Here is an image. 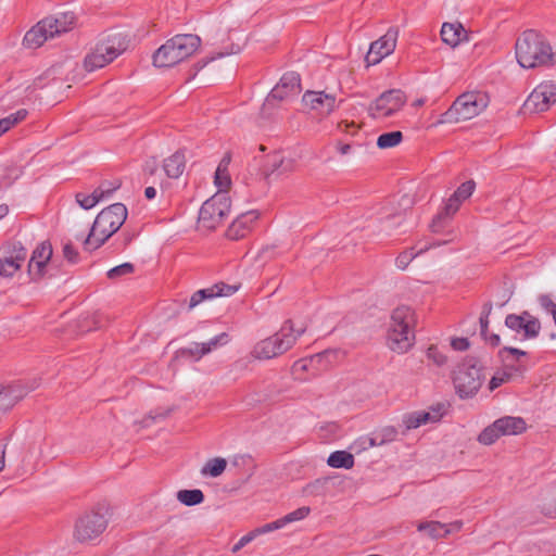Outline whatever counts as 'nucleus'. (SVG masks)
Here are the masks:
<instances>
[{
    "instance_id": "nucleus-1",
    "label": "nucleus",
    "mask_w": 556,
    "mask_h": 556,
    "mask_svg": "<svg viewBox=\"0 0 556 556\" xmlns=\"http://www.w3.org/2000/svg\"><path fill=\"white\" fill-rule=\"evenodd\" d=\"M515 54L523 68L551 66L556 63V53L548 40L535 30H526L517 39Z\"/></svg>"
},
{
    "instance_id": "nucleus-2",
    "label": "nucleus",
    "mask_w": 556,
    "mask_h": 556,
    "mask_svg": "<svg viewBox=\"0 0 556 556\" xmlns=\"http://www.w3.org/2000/svg\"><path fill=\"white\" fill-rule=\"evenodd\" d=\"M416 313L407 305H399L390 316L387 345L397 354L407 353L415 343Z\"/></svg>"
},
{
    "instance_id": "nucleus-3",
    "label": "nucleus",
    "mask_w": 556,
    "mask_h": 556,
    "mask_svg": "<svg viewBox=\"0 0 556 556\" xmlns=\"http://www.w3.org/2000/svg\"><path fill=\"white\" fill-rule=\"evenodd\" d=\"M128 212L122 203L103 208L96 217L88 237L84 241L86 250L100 248L125 223Z\"/></svg>"
},
{
    "instance_id": "nucleus-4",
    "label": "nucleus",
    "mask_w": 556,
    "mask_h": 556,
    "mask_svg": "<svg viewBox=\"0 0 556 556\" xmlns=\"http://www.w3.org/2000/svg\"><path fill=\"white\" fill-rule=\"evenodd\" d=\"M305 330L306 327L303 324L296 325L293 320H287L279 331L254 345L252 356L256 359L277 357L290 350Z\"/></svg>"
},
{
    "instance_id": "nucleus-5",
    "label": "nucleus",
    "mask_w": 556,
    "mask_h": 556,
    "mask_svg": "<svg viewBox=\"0 0 556 556\" xmlns=\"http://www.w3.org/2000/svg\"><path fill=\"white\" fill-rule=\"evenodd\" d=\"M200 45L201 39L197 35H176L154 52L153 64L156 67L174 66L193 55Z\"/></svg>"
},
{
    "instance_id": "nucleus-6",
    "label": "nucleus",
    "mask_w": 556,
    "mask_h": 556,
    "mask_svg": "<svg viewBox=\"0 0 556 556\" xmlns=\"http://www.w3.org/2000/svg\"><path fill=\"white\" fill-rule=\"evenodd\" d=\"M75 22L76 18L72 12L46 17L25 34L23 42L27 48H39L48 39L70 31L74 27Z\"/></svg>"
},
{
    "instance_id": "nucleus-7",
    "label": "nucleus",
    "mask_w": 556,
    "mask_h": 556,
    "mask_svg": "<svg viewBox=\"0 0 556 556\" xmlns=\"http://www.w3.org/2000/svg\"><path fill=\"white\" fill-rule=\"evenodd\" d=\"M113 508L110 503L103 501L97 503L81 515L74 529V536L79 542H88L100 536L110 522Z\"/></svg>"
},
{
    "instance_id": "nucleus-8",
    "label": "nucleus",
    "mask_w": 556,
    "mask_h": 556,
    "mask_svg": "<svg viewBox=\"0 0 556 556\" xmlns=\"http://www.w3.org/2000/svg\"><path fill=\"white\" fill-rule=\"evenodd\" d=\"M489 105L485 93L470 91L460 94L443 114V122L458 123L471 119L481 114Z\"/></svg>"
},
{
    "instance_id": "nucleus-9",
    "label": "nucleus",
    "mask_w": 556,
    "mask_h": 556,
    "mask_svg": "<svg viewBox=\"0 0 556 556\" xmlns=\"http://www.w3.org/2000/svg\"><path fill=\"white\" fill-rule=\"evenodd\" d=\"M126 50V43L121 35H112L101 39L91 49L84 60V67L88 72L102 68Z\"/></svg>"
},
{
    "instance_id": "nucleus-10",
    "label": "nucleus",
    "mask_w": 556,
    "mask_h": 556,
    "mask_svg": "<svg viewBox=\"0 0 556 556\" xmlns=\"http://www.w3.org/2000/svg\"><path fill=\"white\" fill-rule=\"evenodd\" d=\"M406 103L405 94L399 89H391L381 93L368 106V114L377 121H384L396 116Z\"/></svg>"
},
{
    "instance_id": "nucleus-11",
    "label": "nucleus",
    "mask_w": 556,
    "mask_h": 556,
    "mask_svg": "<svg viewBox=\"0 0 556 556\" xmlns=\"http://www.w3.org/2000/svg\"><path fill=\"white\" fill-rule=\"evenodd\" d=\"M230 212V200L227 193L216 192L205 201L199 213V223L207 228H216Z\"/></svg>"
},
{
    "instance_id": "nucleus-12",
    "label": "nucleus",
    "mask_w": 556,
    "mask_h": 556,
    "mask_svg": "<svg viewBox=\"0 0 556 556\" xmlns=\"http://www.w3.org/2000/svg\"><path fill=\"white\" fill-rule=\"evenodd\" d=\"M482 384L481 369L475 365L463 364L454 376V386L462 399L473 396Z\"/></svg>"
},
{
    "instance_id": "nucleus-13",
    "label": "nucleus",
    "mask_w": 556,
    "mask_h": 556,
    "mask_svg": "<svg viewBox=\"0 0 556 556\" xmlns=\"http://www.w3.org/2000/svg\"><path fill=\"white\" fill-rule=\"evenodd\" d=\"M300 76L294 72L285 74L276 87L265 99L263 104V113L274 109L278 101H283L296 96L300 92Z\"/></svg>"
},
{
    "instance_id": "nucleus-14",
    "label": "nucleus",
    "mask_w": 556,
    "mask_h": 556,
    "mask_svg": "<svg viewBox=\"0 0 556 556\" xmlns=\"http://www.w3.org/2000/svg\"><path fill=\"white\" fill-rule=\"evenodd\" d=\"M505 325L522 341L535 339L541 331L540 320L528 312H523L520 315H507Z\"/></svg>"
},
{
    "instance_id": "nucleus-15",
    "label": "nucleus",
    "mask_w": 556,
    "mask_h": 556,
    "mask_svg": "<svg viewBox=\"0 0 556 556\" xmlns=\"http://www.w3.org/2000/svg\"><path fill=\"white\" fill-rule=\"evenodd\" d=\"M556 103V84L543 81L538 85L525 102V109L532 113L545 112Z\"/></svg>"
},
{
    "instance_id": "nucleus-16",
    "label": "nucleus",
    "mask_w": 556,
    "mask_h": 556,
    "mask_svg": "<svg viewBox=\"0 0 556 556\" xmlns=\"http://www.w3.org/2000/svg\"><path fill=\"white\" fill-rule=\"evenodd\" d=\"M26 258L27 251L20 243L2 248L0 254V276L3 278H12L20 271Z\"/></svg>"
},
{
    "instance_id": "nucleus-17",
    "label": "nucleus",
    "mask_w": 556,
    "mask_h": 556,
    "mask_svg": "<svg viewBox=\"0 0 556 556\" xmlns=\"http://www.w3.org/2000/svg\"><path fill=\"white\" fill-rule=\"evenodd\" d=\"M304 106L320 117L331 114L338 106L336 96L325 91H306L302 97Z\"/></svg>"
},
{
    "instance_id": "nucleus-18",
    "label": "nucleus",
    "mask_w": 556,
    "mask_h": 556,
    "mask_svg": "<svg viewBox=\"0 0 556 556\" xmlns=\"http://www.w3.org/2000/svg\"><path fill=\"white\" fill-rule=\"evenodd\" d=\"M399 37L397 28H389L387 33L378 40L370 45L369 51L366 55V62L368 65H376L382 59L390 55L395 47Z\"/></svg>"
},
{
    "instance_id": "nucleus-19",
    "label": "nucleus",
    "mask_w": 556,
    "mask_h": 556,
    "mask_svg": "<svg viewBox=\"0 0 556 556\" xmlns=\"http://www.w3.org/2000/svg\"><path fill=\"white\" fill-rule=\"evenodd\" d=\"M239 289L237 285H227L225 282L215 283L208 288L198 290L192 294L189 302V308H193L204 300H212L218 296H230Z\"/></svg>"
},
{
    "instance_id": "nucleus-20",
    "label": "nucleus",
    "mask_w": 556,
    "mask_h": 556,
    "mask_svg": "<svg viewBox=\"0 0 556 556\" xmlns=\"http://www.w3.org/2000/svg\"><path fill=\"white\" fill-rule=\"evenodd\" d=\"M52 256V247L49 242H41L33 252L28 262V274L33 280L40 279L45 274L47 263Z\"/></svg>"
},
{
    "instance_id": "nucleus-21",
    "label": "nucleus",
    "mask_w": 556,
    "mask_h": 556,
    "mask_svg": "<svg viewBox=\"0 0 556 556\" xmlns=\"http://www.w3.org/2000/svg\"><path fill=\"white\" fill-rule=\"evenodd\" d=\"M377 222V225H372L374 232L379 237H390L394 235L397 227L403 224L404 216L400 213H384Z\"/></svg>"
},
{
    "instance_id": "nucleus-22",
    "label": "nucleus",
    "mask_w": 556,
    "mask_h": 556,
    "mask_svg": "<svg viewBox=\"0 0 556 556\" xmlns=\"http://www.w3.org/2000/svg\"><path fill=\"white\" fill-rule=\"evenodd\" d=\"M462 522H454L450 525L441 523L439 521H426L417 525V530L425 532L431 539L444 538L447 534L458 531Z\"/></svg>"
},
{
    "instance_id": "nucleus-23",
    "label": "nucleus",
    "mask_w": 556,
    "mask_h": 556,
    "mask_svg": "<svg viewBox=\"0 0 556 556\" xmlns=\"http://www.w3.org/2000/svg\"><path fill=\"white\" fill-rule=\"evenodd\" d=\"M258 218L256 211H249L241 214L235 219L228 229L227 236L232 240H238L245 236L247 231L251 228L252 224Z\"/></svg>"
},
{
    "instance_id": "nucleus-24",
    "label": "nucleus",
    "mask_w": 556,
    "mask_h": 556,
    "mask_svg": "<svg viewBox=\"0 0 556 556\" xmlns=\"http://www.w3.org/2000/svg\"><path fill=\"white\" fill-rule=\"evenodd\" d=\"M29 389L22 383H15L9 387L0 386V409H8L16 402L23 399Z\"/></svg>"
},
{
    "instance_id": "nucleus-25",
    "label": "nucleus",
    "mask_w": 556,
    "mask_h": 556,
    "mask_svg": "<svg viewBox=\"0 0 556 556\" xmlns=\"http://www.w3.org/2000/svg\"><path fill=\"white\" fill-rule=\"evenodd\" d=\"M441 37L443 42L454 48L467 38V31L459 23H444Z\"/></svg>"
},
{
    "instance_id": "nucleus-26",
    "label": "nucleus",
    "mask_w": 556,
    "mask_h": 556,
    "mask_svg": "<svg viewBox=\"0 0 556 556\" xmlns=\"http://www.w3.org/2000/svg\"><path fill=\"white\" fill-rule=\"evenodd\" d=\"M441 414L438 409H434L432 412H414L412 414H408L404 418V424L407 429H416L420 426L427 425L429 422H437L441 418Z\"/></svg>"
},
{
    "instance_id": "nucleus-27",
    "label": "nucleus",
    "mask_w": 556,
    "mask_h": 556,
    "mask_svg": "<svg viewBox=\"0 0 556 556\" xmlns=\"http://www.w3.org/2000/svg\"><path fill=\"white\" fill-rule=\"evenodd\" d=\"M186 156L182 151H177L163 162V169L169 178H178L185 170Z\"/></svg>"
},
{
    "instance_id": "nucleus-28",
    "label": "nucleus",
    "mask_w": 556,
    "mask_h": 556,
    "mask_svg": "<svg viewBox=\"0 0 556 556\" xmlns=\"http://www.w3.org/2000/svg\"><path fill=\"white\" fill-rule=\"evenodd\" d=\"M498 429L503 435H517L522 433L527 426L521 417L506 416L496 420Z\"/></svg>"
},
{
    "instance_id": "nucleus-29",
    "label": "nucleus",
    "mask_w": 556,
    "mask_h": 556,
    "mask_svg": "<svg viewBox=\"0 0 556 556\" xmlns=\"http://www.w3.org/2000/svg\"><path fill=\"white\" fill-rule=\"evenodd\" d=\"M270 174L283 175L294 170L295 160L291 156L277 153L269 161Z\"/></svg>"
},
{
    "instance_id": "nucleus-30",
    "label": "nucleus",
    "mask_w": 556,
    "mask_h": 556,
    "mask_svg": "<svg viewBox=\"0 0 556 556\" xmlns=\"http://www.w3.org/2000/svg\"><path fill=\"white\" fill-rule=\"evenodd\" d=\"M462 202L456 199L454 195H452L445 207H444V211L439 214L432 222L431 224V230L433 232H438L441 228H442V224L443 222L446 219V218H450L451 216H453L459 208Z\"/></svg>"
},
{
    "instance_id": "nucleus-31",
    "label": "nucleus",
    "mask_w": 556,
    "mask_h": 556,
    "mask_svg": "<svg viewBox=\"0 0 556 556\" xmlns=\"http://www.w3.org/2000/svg\"><path fill=\"white\" fill-rule=\"evenodd\" d=\"M442 243L441 242H434L431 244V247H438V245H441ZM428 249H430V245H425L422 248H420L419 250H415L414 248H410L408 250H405L403 251L402 253L399 254V256L395 258V266L399 268V269H406L407 266L409 265V263L420 253L427 251Z\"/></svg>"
},
{
    "instance_id": "nucleus-32",
    "label": "nucleus",
    "mask_w": 556,
    "mask_h": 556,
    "mask_svg": "<svg viewBox=\"0 0 556 556\" xmlns=\"http://www.w3.org/2000/svg\"><path fill=\"white\" fill-rule=\"evenodd\" d=\"M327 464L332 468L350 469L354 465V457L345 451H336L330 454Z\"/></svg>"
},
{
    "instance_id": "nucleus-33",
    "label": "nucleus",
    "mask_w": 556,
    "mask_h": 556,
    "mask_svg": "<svg viewBox=\"0 0 556 556\" xmlns=\"http://www.w3.org/2000/svg\"><path fill=\"white\" fill-rule=\"evenodd\" d=\"M215 186L218 188L217 192H225L230 187L231 180L228 173V162L222 161L216 168L214 177Z\"/></svg>"
},
{
    "instance_id": "nucleus-34",
    "label": "nucleus",
    "mask_w": 556,
    "mask_h": 556,
    "mask_svg": "<svg viewBox=\"0 0 556 556\" xmlns=\"http://www.w3.org/2000/svg\"><path fill=\"white\" fill-rule=\"evenodd\" d=\"M397 438V430L394 427L388 426L377 431L370 439L371 446H380L395 441Z\"/></svg>"
},
{
    "instance_id": "nucleus-35",
    "label": "nucleus",
    "mask_w": 556,
    "mask_h": 556,
    "mask_svg": "<svg viewBox=\"0 0 556 556\" xmlns=\"http://www.w3.org/2000/svg\"><path fill=\"white\" fill-rule=\"evenodd\" d=\"M177 500L186 506H194L204 501V494L199 489L180 490L177 492Z\"/></svg>"
},
{
    "instance_id": "nucleus-36",
    "label": "nucleus",
    "mask_w": 556,
    "mask_h": 556,
    "mask_svg": "<svg viewBox=\"0 0 556 556\" xmlns=\"http://www.w3.org/2000/svg\"><path fill=\"white\" fill-rule=\"evenodd\" d=\"M227 466V462L225 458L216 457L213 459H210L204 467L201 470V473L203 476H210V477H218L220 476Z\"/></svg>"
},
{
    "instance_id": "nucleus-37",
    "label": "nucleus",
    "mask_w": 556,
    "mask_h": 556,
    "mask_svg": "<svg viewBox=\"0 0 556 556\" xmlns=\"http://www.w3.org/2000/svg\"><path fill=\"white\" fill-rule=\"evenodd\" d=\"M541 511L549 517L556 518V492H545L540 500Z\"/></svg>"
},
{
    "instance_id": "nucleus-38",
    "label": "nucleus",
    "mask_w": 556,
    "mask_h": 556,
    "mask_svg": "<svg viewBox=\"0 0 556 556\" xmlns=\"http://www.w3.org/2000/svg\"><path fill=\"white\" fill-rule=\"evenodd\" d=\"M403 139L401 131H391L382 134L377 139V146L380 149H390L399 146Z\"/></svg>"
},
{
    "instance_id": "nucleus-39",
    "label": "nucleus",
    "mask_w": 556,
    "mask_h": 556,
    "mask_svg": "<svg viewBox=\"0 0 556 556\" xmlns=\"http://www.w3.org/2000/svg\"><path fill=\"white\" fill-rule=\"evenodd\" d=\"M502 437L496 420L486 427L478 437V441L483 445H491Z\"/></svg>"
},
{
    "instance_id": "nucleus-40",
    "label": "nucleus",
    "mask_w": 556,
    "mask_h": 556,
    "mask_svg": "<svg viewBox=\"0 0 556 556\" xmlns=\"http://www.w3.org/2000/svg\"><path fill=\"white\" fill-rule=\"evenodd\" d=\"M121 187L119 179L106 180L100 184V186L96 189L97 194L100 197L101 201L109 200L113 192H115Z\"/></svg>"
},
{
    "instance_id": "nucleus-41",
    "label": "nucleus",
    "mask_w": 556,
    "mask_h": 556,
    "mask_svg": "<svg viewBox=\"0 0 556 556\" xmlns=\"http://www.w3.org/2000/svg\"><path fill=\"white\" fill-rule=\"evenodd\" d=\"M230 341V337L227 332H222L214 338L210 339L207 342H202L203 348H201L206 354L228 344Z\"/></svg>"
},
{
    "instance_id": "nucleus-42",
    "label": "nucleus",
    "mask_w": 556,
    "mask_h": 556,
    "mask_svg": "<svg viewBox=\"0 0 556 556\" xmlns=\"http://www.w3.org/2000/svg\"><path fill=\"white\" fill-rule=\"evenodd\" d=\"M75 199H76L77 204L84 210H91L98 203L102 202L100 197L97 194L96 190L91 194L78 192L75 195Z\"/></svg>"
},
{
    "instance_id": "nucleus-43",
    "label": "nucleus",
    "mask_w": 556,
    "mask_h": 556,
    "mask_svg": "<svg viewBox=\"0 0 556 556\" xmlns=\"http://www.w3.org/2000/svg\"><path fill=\"white\" fill-rule=\"evenodd\" d=\"M26 116L25 110H20L2 119H0V136L11 129L18 122L23 121Z\"/></svg>"
},
{
    "instance_id": "nucleus-44",
    "label": "nucleus",
    "mask_w": 556,
    "mask_h": 556,
    "mask_svg": "<svg viewBox=\"0 0 556 556\" xmlns=\"http://www.w3.org/2000/svg\"><path fill=\"white\" fill-rule=\"evenodd\" d=\"M26 116L25 110H20L2 119H0V136L11 129L18 122L23 121Z\"/></svg>"
},
{
    "instance_id": "nucleus-45",
    "label": "nucleus",
    "mask_w": 556,
    "mask_h": 556,
    "mask_svg": "<svg viewBox=\"0 0 556 556\" xmlns=\"http://www.w3.org/2000/svg\"><path fill=\"white\" fill-rule=\"evenodd\" d=\"M426 356L429 362L438 367H442L447 363V356L434 344L428 346Z\"/></svg>"
},
{
    "instance_id": "nucleus-46",
    "label": "nucleus",
    "mask_w": 556,
    "mask_h": 556,
    "mask_svg": "<svg viewBox=\"0 0 556 556\" xmlns=\"http://www.w3.org/2000/svg\"><path fill=\"white\" fill-rule=\"evenodd\" d=\"M201 348H203V343L194 342L189 346L181 349L180 355L182 357H189L199 361L201 357L206 355V352H204Z\"/></svg>"
},
{
    "instance_id": "nucleus-47",
    "label": "nucleus",
    "mask_w": 556,
    "mask_h": 556,
    "mask_svg": "<svg viewBox=\"0 0 556 556\" xmlns=\"http://www.w3.org/2000/svg\"><path fill=\"white\" fill-rule=\"evenodd\" d=\"M134 271V265L131 263H124L118 266L111 268L108 271V277L110 279L116 280L123 276L130 275Z\"/></svg>"
},
{
    "instance_id": "nucleus-48",
    "label": "nucleus",
    "mask_w": 556,
    "mask_h": 556,
    "mask_svg": "<svg viewBox=\"0 0 556 556\" xmlns=\"http://www.w3.org/2000/svg\"><path fill=\"white\" fill-rule=\"evenodd\" d=\"M309 511H311L309 507L303 506V507H300V508L295 509L294 511L283 516L281 519L283 521V525L287 526L288 523H291L294 521H300V520L306 518L308 516Z\"/></svg>"
},
{
    "instance_id": "nucleus-49",
    "label": "nucleus",
    "mask_w": 556,
    "mask_h": 556,
    "mask_svg": "<svg viewBox=\"0 0 556 556\" xmlns=\"http://www.w3.org/2000/svg\"><path fill=\"white\" fill-rule=\"evenodd\" d=\"M475 187H476L475 182L472 180H468V181L462 184L457 188V190L453 193V195L456 199H458L460 202H463L472 194Z\"/></svg>"
},
{
    "instance_id": "nucleus-50",
    "label": "nucleus",
    "mask_w": 556,
    "mask_h": 556,
    "mask_svg": "<svg viewBox=\"0 0 556 556\" xmlns=\"http://www.w3.org/2000/svg\"><path fill=\"white\" fill-rule=\"evenodd\" d=\"M283 527H285L283 521L280 518V519H277V520L273 521V522H269V523H266V525L261 526L258 528H255L254 532L258 536V535L266 534V533H269V532L275 531V530H279V529H281Z\"/></svg>"
},
{
    "instance_id": "nucleus-51",
    "label": "nucleus",
    "mask_w": 556,
    "mask_h": 556,
    "mask_svg": "<svg viewBox=\"0 0 556 556\" xmlns=\"http://www.w3.org/2000/svg\"><path fill=\"white\" fill-rule=\"evenodd\" d=\"M257 535L255 534L254 530L249 532L248 534L243 535L231 548L232 553H238L242 547H244L247 544L252 542Z\"/></svg>"
},
{
    "instance_id": "nucleus-52",
    "label": "nucleus",
    "mask_w": 556,
    "mask_h": 556,
    "mask_svg": "<svg viewBox=\"0 0 556 556\" xmlns=\"http://www.w3.org/2000/svg\"><path fill=\"white\" fill-rule=\"evenodd\" d=\"M538 302L542 309L546 313L551 314V312L556 307V303L553 302L548 294H541L538 298Z\"/></svg>"
},
{
    "instance_id": "nucleus-53",
    "label": "nucleus",
    "mask_w": 556,
    "mask_h": 556,
    "mask_svg": "<svg viewBox=\"0 0 556 556\" xmlns=\"http://www.w3.org/2000/svg\"><path fill=\"white\" fill-rule=\"evenodd\" d=\"M469 341L467 338H452L451 346L455 351H466L469 349Z\"/></svg>"
},
{
    "instance_id": "nucleus-54",
    "label": "nucleus",
    "mask_w": 556,
    "mask_h": 556,
    "mask_svg": "<svg viewBox=\"0 0 556 556\" xmlns=\"http://www.w3.org/2000/svg\"><path fill=\"white\" fill-rule=\"evenodd\" d=\"M63 255L71 263H75L77 261V257H78L77 251L73 248V245L71 243H65L64 244V247H63Z\"/></svg>"
},
{
    "instance_id": "nucleus-55",
    "label": "nucleus",
    "mask_w": 556,
    "mask_h": 556,
    "mask_svg": "<svg viewBox=\"0 0 556 556\" xmlns=\"http://www.w3.org/2000/svg\"><path fill=\"white\" fill-rule=\"evenodd\" d=\"M506 379H507V377L505 375L504 376H494L490 381L489 389L491 391L495 390L496 388L502 386L506 381Z\"/></svg>"
},
{
    "instance_id": "nucleus-56",
    "label": "nucleus",
    "mask_w": 556,
    "mask_h": 556,
    "mask_svg": "<svg viewBox=\"0 0 556 556\" xmlns=\"http://www.w3.org/2000/svg\"><path fill=\"white\" fill-rule=\"evenodd\" d=\"M486 343H489L492 346H497L501 343V338L496 333H485V336H482Z\"/></svg>"
},
{
    "instance_id": "nucleus-57",
    "label": "nucleus",
    "mask_w": 556,
    "mask_h": 556,
    "mask_svg": "<svg viewBox=\"0 0 556 556\" xmlns=\"http://www.w3.org/2000/svg\"><path fill=\"white\" fill-rule=\"evenodd\" d=\"M490 309L491 308H489L486 312H483V314L480 317L481 336H485V333L488 332V326H489L488 316H489Z\"/></svg>"
},
{
    "instance_id": "nucleus-58",
    "label": "nucleus",
    "mask_w": 556,
    "mask_h": 556,
    "mask_svg": "<svg viewBox=\"0 0 556 556\" xmlns=\"http://www.w3.org/2000/svg\"><path fill=\"white\" fill-rule=\"evenodd\" d=\"M337 150H338V152L340 154L346 155L350 152V150H351V146L349 143H341V142H339L337 144Z\"/></svg>"
},
{
    "instance_id": "nucleus-59",
    "label": "nucleus",
    "mask_w": 556,
    "mask_h": 556,
    "mask_svg": "<svg viewBox=\"0 0 556 556\" xmlns=\"http://www.w3.org/2000/svg\"><path fill=\"white\" fill-rule=\"evenodd\" d=\"M504 351L510 353L511 355H514L516 357L526 355L525 351L518 350V349H515V348H504Z\"/></svg>"
},
{
    "instance_id": "nucleus-60",
    "label": "nucleus",
    "mask_w": 556,
    "mask_h": 556,
    "mask_svg": "<svg viewBox=\"0 0 556 556\" xmlns=\"http://www.w3.org/2000/svg\"><path fill=\"white\" fill-rule=\"evenodd\" d=\"M144 195L147 199L152 200L156 195V190L154 187H147L144 190Z\"/></svg>"
},
{
    "instance_id": "nucleus-61",
    "label": "nucleus",
    "mask_w": 556,
    "mask_h": 556,
    "mask_svg": "<svg viewBox=\"0 0 556 556\" xmlns=\"http://www.w3.org/2000/svg\"><path fill=\"white\" fill-rule=\"evenodd\" d=\"M4 456H5L4 447L0 446V472L4 468Z\"/></svg>"
},
{
    "instance_id": "nucleus-62",
    "label": "nucleus",
    "mask_w": 556,
    "mask_h": 556,
    "mask_svg": "<svg viewBox=\"0 0 556 556\" xmlns=\"http://www.w3.org/2000/svg\"><path fill=\"white\" fill-rule=\"evenodd\" d=\"M320 483V480H316L314 483H311L306 486V491L313 492V490L316 489Z\"/></svg>"
},
{
    "instance_id": "nucleus-63",
    "label": "nucleus",
    "mask_w": 556,
    "mask_h": 556,
    "mask_svg": "<svg viewBox=\"0 0 556 556\" xmlns=\"http://www.w3.org/2000/svg\"><path fill=\"white\" fill-rule=\"evenodd\" d=\"M8 212H9L8 206H7V205H4V204H1V205H0V219H1L2 217H4V216L8 214Z\"/></svg>"
},
{
    "instance_id": "nucleus-64",
    "label": "nucleus",
    "mask_w": 556,
    "mask_h": 556,
    "mask_svg": "<svg viewBox=\"0 0 556 556\" xmlns=\"http://www.w3.org/2000/svg\"><path fill=\"white\" fill-rule=\"evenodd\" d=\"M241 50L240 46H236V49H232L230 52H227V54H235V53H239Z\"/></svg>"
}]
</instances>
